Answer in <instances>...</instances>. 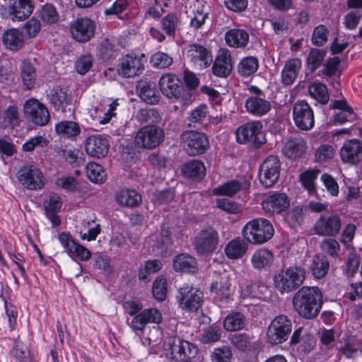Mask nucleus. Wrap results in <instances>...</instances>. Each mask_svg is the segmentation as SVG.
<instances>
[{
  "mask_svg": "<svg viewBox=\"0 0 362 362\" xmlns=\"http://www.w3.org/2000/svg\"><path fill=\"white\" fill-rule=\"evenodd\" d=\"M323 304L321 291L315 286H303L293 296L294 310L303 318L312 320L320 313Z\"/></svg>",
  "mask_w": 362,
  "mask_h": 362,
  "instance_id": "nucleus-1",
  "label": "nucleus"
},
{
  "mask_svg": "<svg viewBox=\"0 0 362 362\" xmlns=\"http://www.w3.org/2000/svg\"><path fill=\"white\" fill-rule=\"evenodd\" d=\"M305 279V271L298 266H290L277 271L273 276L274 288L281 294L299 288Z\"/></svg>",
  "mask_w": 362,
  "mask_h": 362,
  "instance_id": "nucleus-2",
  "label": "nucleus"
},
{
  "mask_svg": "<svg viewBox=\"0 0 362 362\" xmlns=\"http://www.w3.org/2000/svg\"><path fill=\"white\" fill-rule=\"evenodd\" d=\"M274 229L272 223L264 218L250 221L243 229V237L250 243L263 244L274 235Z\"/></svg>",
  "mask_w": 362,
  "mask_h": 362,
  "instance_id": "nucleus-3",
  "label": "nucleus"
},
{
  "mask_svg": "<svg viewBox=\"0 0 362 362\" xmlns=\"http://www.w3.org/2000/svg\"><path fill=\"white\" fill-rule=\"evenodd\" d=\"M163 95L172 100L180 101L185 105L191 100V94L185 89L182 81L173 74L163 75L158 82Z\"/></svg>",
  "mask_w": 362,
  "mask_h": 362,
  "instance_id": "nucleus-4",
  "label": "nucleus"
},
{
  "mask_svg": "<svg viewBox=\"0 0 362 362\" xmlns=\"http://www.w3.org/2000/svg\"><path fill=\"white\" fill-rule=\"evenodd\" d=\"M197 346L179 337H175L165 344V357L173 361L192 360L197 354Z\"/></svg>",
  "mask_w": 362,
  "mask_h": 362,
  "instance_id": "nucleus-5",
  "label": "nucleus"
},
{
  "mask_svg": "<svg viewBox=\"0 0 362 362\" xmlns=\"http://www.w3.org/2000/svg\"><path fill=\"white\" fill-rule=\"evenodd\" d=\"M19 183L25 189L32 191L43 189L47 179L40 168L33 164L22 165L16 173Z\"/></svg>",
  "mask_w": 362,
  "mask_h": 362,
  "instance_id": "nucleus-6",
  "label": "nucleus"
},
{
  "mask_svg": "<svg viewBox=\"0 0 362 362\" xmlns=\"http://www.w3.org/2000/svg\"><path fill=\"white\" fill-rule=\"evenodd\" d=\"M235 136L239 144L249 142L257 148L260 147L267 141L260 121L250 122L240 126L235 131Z\"/></svg>",
  "mask_w": 362,
  "mask_h": 362,
  "instance_id": "nucleus-7",
  "label": "nucleus"
},
{
  "mask_svg": "<svg viewBox=\"0 0 362 362\" xmlns=\"http://www.w3.org/2000/svg\"><path fill=\"white\" fill-rule=\"evenodd\" d=\"M176 299L182 310L197 313L204 301V293L192 286L185 285L178 290Z\"/></svg>",
  "mask_w": 362,
  "mask_h": 362,
  "instance_id": "nucleus-8",
  "label": "nucleus"
},
{
  "mask_svg": "<svg viewBox=\"0 0 362 362\" xmlns=\"http://www.w3.org/2000/svg\"><path fill=\"white\" fill-rule=\"evenodd\" d=\"M165 139V132L158 125H146L138 130L134 142L136 146L145 149H153L159 146Z\"/></svg>",
  "mask_w": 362,
  "mask_h": 362,
  "instance_id": "nucleus-9",
  "label": "nucleus"
},
{
  "mask_svg": "<svg viewBox=\"0 0 362 362\" xmlns=\"http://www.w3.org/2000/svg\"><path fill=\"white\" fill-rule=\"evenodd\" d=\"M292 330L291 320L284 315L276 316L269 325L266 336L272 344H280L286 341Z\"/></svg>",
  "mask_w": 362,
  "mask_h": 362,
  "instance_id": "nucleus-10",
  "label": "nucleus"
},
{
  "mask_svg": "<svg viewBox=\"0 0 362 362\" xmlns=\"http://www.w3.org/2000/svg\"><path fill=\"white\" fill-rule=\"evenodd\" d=\"M180 142L185 151L189 156L204 153L209 147L206 134L195 131H185L180 135Z\"/></svg>",
  "mask_w": 362,
  "mask_h": 362,
  "instance_id": "nucleus-11",
  "label": "nucleus"
},
{
  "mask_svg": "<svg viewBox=\"0 0 362 362\" xmlns=\"http://www.w3.org/2000/svg\"><path fill=\"white\" fill-rule=\"evenodd\" d=\"M281 171L280 160L276 156H269L259 169V180L265 188L274 186L278 181Z\"/></svg>",
  "mask_w": 362,
  "mask_h": 362,
  "instance_id": "nucleus-12",
  "label": "nucleus"
},
{
  "mask_svg": "<svg viewBox=\"0 0 362 362\" xmlns=\"http://www.w3.org/2000/svg\"><path fill=\"white\" fill-rule=\"evenodd\" d=\"M219 235L216 230L209 227L200 230L195 237L194 246L199 255H209L217 248Z\"/></svg>",
  "mask_w": 362,
  "mask_h": 362,
  "instance_id": "nucleus-13",
  "label": "nucleus"
},
{
  "mask_svg": "<svg viewBox=\"0 0 362 362\" xmlns=\"http://www.w3.org/2000/svg\"><path fill=\"white\" fill-rule=\"evenodd\" d=\"M293 118L296 126L300 130L308 131L315 125L314 112L305 100H298L293 106Z\"/></svg>",
  "mask_w": 362,
  "mask_h": 362,
  "instance_id": "nucleus-14",
  "label": "nucleus"
},
{
  "mask_svg": "<svg viewBox=\"0 0 362 362\" xmlns=\"http://www.w3.org/2000/svg\"><path fill=\"white\" fill-rule=\"evenodd\" d=\"M230 286V278L226 273L218 275L211 284V293L218 306H223L231 300L233 291Z\"/></svg>",
  "mask_w": 362,
  "mask_h": 362,
  "instance_id": "nucleus-15",
  "label": "nucleus"
},
{
  "mask_svg": "<svg viewBox=\"0 0 362 362\" xmlns=\"http://www.w3.org/2000/svg\"><path fill=\"white\" fill-rule=\"evenodd\" d=\"M144 54H127L119 60L118 74L125 78L139 75L144 69Z\"/></svg>",
  "mask_w": 362,
  "mask_h": 362,
  "instance_id": "nucleus-16",
  "label": "nucleus"
},
{
  "mask_svg": "<svg viewBox=\"0 0 362 362\" xmlns=\"http://www.w3.org/2000/svg\"><path fill=\"white\" fill-rule=\"evenodd\" d=\"M24 114L33 123L39 125H46L50 115L47 107L36 99H29L24 105Z\"/></svg>",
  "mask_w": 362,
  "mask_h": 362,
  "instance_id": "nucleus-17",
  "label": "nucleus"
},
{
  "mask_svg": "<svg viewBox=\"0 0 362 362\" xmlns=\"http://www.w3.org/2000/svg\"><path fill=\"white\" fill-rule=\"evenodd\" d=\"M69 30L74 40L85 42L93 37L95 23L88 18H78L70 23Z\"/></svg>",
  "mask_w": 362,
  "mask_h": 362,
  "instance_id": "nucleus-18",
  "label": "nucleus"
},
{
  "mask_svg": "<svg viewBox=\"0 0 362 362\" xmlns=\"http://www.w3.org/2000/svg\"><path fill=\"white\" fill-rule=\"evenodd\" d=\"M34 9L33 0H9L5 10L13 21H23L28 18Z\"/></svg>",
  "mask_w": 362,
  "mask_h": 362,
  "instance_id": "nucleus-19",
  "label": "nucleus"
},
{
  "mask_svg": "<svg viewBox=\"0 0 362 362\" xmlns=\"http://www.w3.org/2000/svg\"><path fill=\"white\" fill-rule=\"evenodd\" d=\"M109 146L107 139L100 134L89 136L85 143L86 153L89 156L97 158L106 156L109 151Z\"/></svg>",
  "mask_w": 362,
  "mask_h": 362,
  "instance_id": "nucleus-20",
  "label": "nucleus"
},
{
  "mask_svg": "<svg viewBox=\"0 0 362 362\" xmlns=\"http://www.w3.org/2000/svg\"><path fill=\"white\" fill-rule=\"evenodd\" d=\"M341 227V221L338 216H321L315 223V231L320 235L333 236L339 232Z\"/></svg>",
  "mask_w": 362,
  "mask_h": 362,
  "instance_id": "nucleus-21",
  "label": "nucleus"
},
{
  "mask_svg": "<svg viewBox=\"0 0 362 362\" xmlns=\"http://www.w3.org/2000/svg\"><path fill=\"white\" fill-rule=\"evenodd\" d=\"M187 55L191 62L200 69L206 68L212 62L211 52L201 45H189Z\"/></svg>",
  "mask_w": 362,
  "mask_h": 362,
  "instance_id": "nucleus-22",
  "label": "nucleus"
},
{
  "mask_svg": "<svg viewBox=\"0 0 362 362\" xmlns=\"http://www.w3.org/2000/svg\"><path fill=\"white\" fill-rule=\"evenodd\" d=\"M233 70L230 52L228 49L220 50L212 66L213 74L221 78H227Z\"/></svg>",
  "mask_w": 362,
  "mask_h": 362,
  "instance_id": "nucleus-23",
  "label": "nucleus"
},
{
  "mask_svg": "<svg viewBox=\"0 0 362 362\" xmlns=\"http://www.w3.org/2000/svg\"><path fill=\"white\" fill-rule=\"evenodd\" d=\"M245 108L247 113L255 117H262L271 110L272 105L265 97L250 95L245 101Z\"/></svg>",
  "mask_w": 362,
  "mask_h": 362,
  "instance_id": "nucleus-24",
  "label": "nucleus"
},
{
  "mask_svg": "<svg viewBox=\"0 0 362 362\" xmlns=\"http://www.w3.org/2000/svg\"><path fill=\"white\" fill-rule=\"evenodd\" d=\"M362 142L358 139H351L344 143L340 156L344 162L356 164L361 160Z\"/></svg>",
  "mask_w": 362,
  "mask_h": 362,
  "instance_id": "nucleus-25",
  "label": "nucleus"
},
{
  "mask_svg": "<svg viewBox=\"0 0 362 362\" xmlns=\"http://www.w3.org/2000/svg\"><path fill=\"white\" fill-rule=\"evenodd\" d=\"M263 209L271 214H279L289 206V200L284 193H274L262 203Z\"/></svg>",
  "mask_w": 362,
  "mask_h": 362,
  "instance_id": "nucleus-26",
  "label": "nucleus"
},
{
  "mask_svg": "<svg viewBox=\"0 0 362 362\" xmlns=\"http://www.w3.org/2000/svg\"><path fill=\"white\" fill-rule=\"evenodd\" d=\"M302 68V62L299 58L288 59L281 73V83L284 86H291L296 80Z\"/></svg>",
  "mask_w": 362,
  "mask_h": 362,
  "instance_id": "nucleus-27",
  "label": "nucleus"
},
{
  "mask_svg": "<svg viewBox=\"0 0 362 362\" xmlns=\"http://www.w3.org/2000/svg\"><path fill=\"white\" fill-rule=\"evenodd\" d=\"M330 107L332 109L339 110L334 115L335 124H342L347 122H354L356 119V114L344 100H334Z\"/></svg>",
  "mask_w": 362,
  "mask_h": 362,
  "instance_id": "nucleus-28",
  "label": "nucleus"
},
{
  "mask_svg": "<svg viewBox=\"0 0 362 362\" xmlns=\"http://www.w3.org/2000/svg\"><path fill=\"white\" fill-rule=\"evenodd\" d=\"M140 98L146 103L154 105L159 102L160 95L154 82L141 80L136 86Z\"/></svg>",
  "mask_w": 362,
  "mask_h": 362,
  "instance_id": "nucleus-29",
  "label": "nucleus"
},
{
  "mask_svg": "<svg viewBox=\"0 0 362 362\" xmlns=\"http://www.w3.org/2000/svg\"><path fill=\"white\" fill-rule=\"evenodd\" d=\"M173 267L176 272L194 273L197 270L198 263L195 257L182 253L173 258Z\"/></svg>",
  "mask_w": 362,
  "mask_h": 362,
  "instance_id": "nucleus-30",
  "label": "nucleus"
},
{
  "mask_svg": "<svg viewBox=\"0 0 362 362\" xmlns=\"http://www.w3.org/2000/svg\"><path fill=\"white\" fill-rule=\"evenodd\" d=\"M2 41L6 49L17 51L23 47L25 42L24 35L16 28H10L4 32Z\"/></svg>",
  "mask_w": 362,
  "mask_h": 362,
  "instance_id": "nucleus-31",
  "label": "nucleus"
},
{
  "mask_svg": "<svg viewBox=\"0 0 362 362\" xmlns=\"http://www.w3.org/2000/svg\"><path fill=\"white\" fill-rule=\"evenodd\" d=\"M249 34L243 29L233 28L225 34L226 44L234 48H244L249 42Z\"/></svg>",
  "mask_w": 362,
  "mask_h": 362,
  "instance_id": "nucleus-32",
  "label": "nucleus"
},
{
  "mask_svg": "<svg viewBox=\"0 0 362 362\" xmlns=\"http://www.w3.org/2000/svg\"><path fill=\"white\" fill-rule=\"evenodd\" d=\"M306 142L301 137L288 140L282 149L284 154L290 159L300 158L306 151Z\"/></svg>",
  "mask_w": 362,
  "mask_h": 362,
  "instance_id": "nucleus-33",
  "label": "nucleus"
},
{
  "mask_svg": "<svg viewBox=\"0 0 362 362\" xmlns=\"http://www.w3.org/2000/svg\"><path fill=\"white\" fill-rule=\"evenodd\" d=\"M55 132L62 138L74 140L81 134V127L74 121H61L55 124Z\"/></svg>",
  "mask_w": 362,
  "mask_h": 362,
  "instance_id": "nucleus-34",
  "label": "nucleus"
},
{
  "mask_svg": "<svg viewBox=\"0 0 362 362\" xmlns=\"http://www.w3.org/2000/svg\"><path fill=\"white\" fill-rule=\"evenodd\" d=\"M182 172L189 178L200 180L206 175V168L202 160L194 159L183 165Z\"/></svg>",
  "mask_w": 362,
  "mask_h": 362,
  "instance_id": "nucleus-35",
  "label": "nucleus"
},
{
  "mask_svg": "<svg viewBox=\"0 0 362 362\" xmlns=\"http://www.w3.org/2000/svg\"><path fill=\"white\" fill-rule=\"evenodd\" d=\"M49 100L56 110L64 108L71 103V96L59 86L54 88L48 95Z\"/></svg>",
  "mask_w": 362,
  "mask_h": 362,
  "instance_id": "nucleus-36",
  "label": "nucleus"
},
{
  "mask_svg": "<svg viewBox=\"0 0 362 362\" xmlns=\"http://www.w3.org/2000/svg\"><path fill=\"white\" fill-rule=\"evenodd\" d=\"M259 66L257 57L247 56L240 59L237 66V71L241 77L250 78L257 72Z\"/></svg>",
  "mask_w": 362,
  "mask_h": 362,
  "instance_id": "nucleus-37",
  "label": "nucleus"
},
{
  "mask_svg": "<svg viewBox=\"0 0 362 362\" xmlns=\"http://www.w3.org/2000/svg\"><path fill=\"white\" fill-rule=\"evenodd\" d=\"M37 17L43 25H52L59 20V14L57 8L50 3L42 5L37 12Z\"/></svg>",
  "mask_w": 362,
  "mask_h": 362,
  "instance_id": "nucleus-38",
  "label": "nucleus"
},
{
  "mask_svg": "<svg viewBox=\"0 0 362 362\" xmlns=\"http://www.w3.org/2000/svg\"><path fill=\"white\" fill-rule=\"evenodd\" d=\"M247 324L245 315L240 312H232L224 319L223 325L227 332H237L243 329Z\"/></svg>",
  "mask_w": 362,
  "mask_h": 362,
  "instance_id": "nucleus-39",
  "label": "nucleus"
},
{
  "mask_svg": "<svg viewBox=\"0 0 362 362\" xmlns=\"http://www.w3.org/2000/svg\"><path fill=\"white\" fill-rule=\"evenodd\" d=\"M135 119L140 123H146L147 125H158L162 122V115L156 108L148 107L139 109Z\"/></svg>",
  "mask_w": 362,
  "mask_h": 362,
  "instance_id": "nucleus-40",
  "label": "nucleus"
},
{
  "mask_svg": "<svg viewBox=\"0 0 362 362\" xmlns=\"http://www.w3.org/2000/svg\"><path fill=\"white\" fill-rule=\"evenodd\" d=\"M329 268V262L324 255H317L313 257L309 269L315 279L323 278L327 273Z\"/></svg>",
  "mask_w": 362,
  "mask_h": 362,
  "instance_id": "nucleus-41",
  "label": "nucleus"
},
{
  "mask_svg": "<svg viewBox=\"0 0 362 362\" xmlns=\"http://www.w3.org/2000/svg\"><path fill=\"white\" fill-rule=\"evenodd\" d=\"M247 250V244L240 238L230 241L225 247L226 255L233 259L242 257Z\"/></svg>",
  "mask_w": 362,
  "mask_h": 362,
  "instance_id": "nucleus-42",
  "label": "nucleus"
},
{
  "mask_svg": "<svg viewBox=\"0 0 362 362\" xmlns=\"http://www.w3.org/2000/svg\"><path fill=\"white\" fill-rule=\"evenodd\" d=\"M273 260V253L270 250L264 248L255 251L251 258L252 266L257 269L269 267Z\"/></svg>",
  "mask_w": 362,
  "mask_h": 362,
  "instance_id": "nucleus-43",
  "label": "nucleus"
},
{
  "mask_svg": "<svg viewBox=\"0 0 362 362\" xmlns=\"http://www.w3.org/2000/svg\"><path fill=\"white\" fill-rule=\"evenodd\" d=\"M116 200L122 206L134 207L141 204V196L135 190L125 189L117 194Z\"/></svg>",
  "mask_w": 362,
  "mask_h": 362,
  "instance_id": "nucleus-44",
  "label": "nucleus"
},
{
  "mask_svg": "<svg viewBox=\"0 0 362 362\" xmlns=\"http://www.w3.org/2000/svg\"><path fill=\"white\" fill-rule=\"evenodd\" d=\"M243 183L237 180H229L213 189L216 196L233 197L243 189Z\"/></svg>",
  "mask_w": 362,
  "mask_h": 362,
  "instance_id": "nucleus-45",
  "label": "nucleus"
},
{
  "mask_svg": "<svg viewBox=\"0 0 362 362\" xmlns=\"http://www.w3.org/2000/svg\"><path fill=\"white\" fill-rule=\"evenodd\" d=\"M310 95L320 103L327 104L329 100V95L327 86L322 82L315 81L308 87Z\"/></svg>",
  "mask_w": 362,
  "mask_h": 362,
  "instance_id": "nucleus-46",
  "label": "nucleus"
},
{
  "mask_svg": "<svg viewBox=\"0 0 362 362\" xmlns=\"http://www.w3.org/2000/svg\"><path fill=\"white\" fill-rule=\"evenodd\" d=\"M20 69L25 89H31L35 83V68L30 62L23 61L21 64Z\"/></svg>",
  "mask_w": 362,
  "mask_h": 362,
  "instance_id": "nucleus-47",
  "label": "nucleus"
},
{
  "mask_svg": "<svg viewBox=\"0 0 362 362\" xmlns=\"http://www.w3.org/2000/svg\"><path fill=\"white\" fill-rule=\"evenodd\" d=\"M180 23V19L175 13H168L160 21L162 30L172 38H174L175 30L179 27Z\"/></svg>",
  "mask_w": 362,
  "mask_h": 362,
  "instance_id": "nucleus-48",
  "label": "nucleus"
},
{
  "mask_svg": "<svg viewBox=\"0 0 362 362\" xmlns=\"http://www.w3.org/2000/svg\"><path fill=\"white\" fill-rule=\"evenodd\" d=\"M230 344L240 351L250 349L252 337L247 333H236L229 336Z\"/></svg>",
  "mask_w": 362,
  "mask_h": 362,
  "instance_id": "nucleus-49",
  "label": "nucleus"
},
{
  "mask_svg": "<svg viewBox=\"0 0 362 362\" xmlns=\"http://www.w3.org/2000/svg\"><path fill=\"white\" fill-rule=\"evenodd\" d=\"M325 49L312 48L308 55L306 62L308 69L312 71L317 70L322 64L326 56Z\"/></svg>",
  "mask_w": 362,
  "mask_h": 362,
  "instance_id": "nucleus-50",
  "label": "nucleus"
},
{
  "mask_svg": "<svg viewBox=\"0 0 362 362\" xmlns=\"http://www.w3.org/2000/svg\"><path fill=\"white\" fill-rule=\"evenodd\" d=\"M342 345L339 352L346 358H354L356 355L358 349V343L354 336H347L342 338Z\"/></svg>",
  "mask_w": 362,
  "mask_h": 362,
  "instance_id": "nucleus-51",
  "label": "nucleus"
},
{
  "mask_svg": "<svg viewBox=\"0 0 362 362\" xmlns=\"http://www.w3.org/2000/svg\"><path fill=\"white\" fill-rule=\"evenodd\" d=\"M86 175L88 179L95 183H102L105 178V173L103 168L94 162H90L86 165Z\"/></svg>",
  "mask_w": 362,
  "mask_h": 362,
  "instance_id": "nucleus-52",
  "label": "nucleus"
},
{
  "mask_svg": "<svg viewBox=\"0 0 362 362\" xmlns=\"http://www.w3.org/2000/svg\"><path fill=\"white\" fill-rule=\"evenodd\" d=\"M0 124L4 127H11L13 129L19 124V113L15 105L8 106L1 116Z\"/></svg>",
  "mask_w": 362,
  "mask_h": 362,
  "instance_id": "nucleus-53",
  "label": "nucleus"
},
{
  "mask_svg": "<svg viewBox=\"0 0 362 362\" xmlns=\"http://www.w3.org/2000/svg\"><path fill=\"white\" fill-rule=\"evenodd\" d=\"M222 336L221 327L213 325L205 329L200 337V341L202 344H211L218 341Z\"/></svg>",
  "mask_w": 362,
  "mask_h": 362,
  "instance_id": "nucleus-54",
  "label": "nucleus"
},
{
  "mask_svg": "<svg viewBox=\"0 0 362 362\" xmlns=\"http://www.w3.org/2000/svg\"><path fill=\"white\" fill-rule=\"evenodd\" d=\"M335 154L334 147L328 144L320 146L315 152V161L321 163H328Z\"/></svg>",
  "mask_w": 362,
  "mask_h": 362,
  "instance_id": "nucleus-55",
  "label": "nucleus"
},
{
  "mask_svg": "<svg viewBox=\"0 0 362 362\" xmlns=\"http://www.w3.org/2000/svg\"><path fill=\"white\" fill-rule=\"evenodd\" d=\"M171 244L172 240L170 236L169 230L163 229L161 230L160 236L156 237L153 246L160 250L158 252L163 255V253L167 252Z\"/></svg>",
  "mask_w": 362,
  "mask_h": 362,
  "instance_id": "nucleus-56",
  "label": "nucleus"
},
{
  "mask_svg": "<svg viewBox=\"0 0 362 362\" xmlns=\"http://www.w3.org/2000/svg\"><path fill=\"white\" fill-rule=\"evenodd\" d=\"M233 356L231 349L228 346L214 349L211 355L212 362H230Z\"/></svg>",
  "mask_w": 362,
  "mask_h": 362,
  "instance_id": "nucleus-57",
  "label": "nucleus"
},
{
  "mask_svg": "<svg viewBox=\"0 0 362 362\" xmlns=\"http://www.w3.org/2000/svg\"><path fill=\"white\" fill-rule=\"evenodd\" d=\"M152 293L153 296L159 301L163 300L166 297L167 281L163 276H158L153 282Z\"/></svg>",
  "mask_w": 362,
  "mask_h": 362,
  "instance_id": "nucleus-58",
  "label": "nucleus"
},
{
  "mask_svg": "<svg viewBox=\"0 0 362 362\" xmlns=\"http://www.w3.org/2000/svg\"><path fill=\"white\" fill-rule=\"evenodd\" d=\"M320 173V170L317 169H310L305 170L300 175V180L303 186L309 192L315 189V180Z\"/></svg>",
  "mask_w": 362,
  "mask_h": 362,
  "instance_id": "nucleus-59",
  "label": "nucleus"
},
{
  "mask_svg": "<svg viewBox=\"0 0 362 362\" xmlns=\"http://www.w3.org/2000/svg\"><path fill=\"white\" fill-rule=\"evenodd\" d=\"M115 45L109 39H104L100 45L99 55L103 60H108L116 57Z\"/></svg>",
  "mask_w": 362,
  "mask_h": 362,
  "instance_id": "nucleus-60",
  "label": "nucleus"
},
{
  "mask_svg": "<svg viewBox=\"0 0 362 362\" xmlns=\"http://www.w3.org/2000/svg\"><path fill=\"white\" fill-rule=\"evenodd\" d=\"M329 30L325 25H319L313 30L312 42L316 46L324 45L328 38Z\"/></svg>",
  "mask_w": 362,
  "mask_h": 362,
  "instance_id": "nucleus-61",
  "label": "nucleus"
},
{
  "mask_svg": "<svg viewBox=\"0 0 362 362\" xmlns=\"http://www.w3.org/2000/svg\"><path fill=\"white\" fill-rule=\"evenodd\" d=\"M341 60L338 57L328 59L323 65V69L321 71L322 74L327 76H334L337 74L339 76V66Z\"/></svg>",
  "mask_w": 362,
  "mask_h": 362,
  "instance_id": "nucleus-62",
  "label": "nucleus"
},
{
  "mask_svg": "<svg viewBox=\"0 0 362 362\" xmlns=\"http://www.w3.org/2000/svg\"><path fill=\"white\" fill-rule=\"evenodd\" d=\"M286 221L291 226L300 225L303 221V209L302 206L293 207L285 216Z\"/></svg>",
  "mask_w": 362,
  "mask_h": 362,
  "instance_id": "nucleus-63",
  "label": "nucleus"
},
{
  "mask_svg": "<svg viewBox=\"0 0 362 362\" xmlns=\"http://www.w3.org/2000/svg\"><path fill=\"white\" fill-rule=\"evenodd\" d=\"M173 62V57L162 52H158L151 57V63L156 68L165 69L170 66Z\"/></svg>",
  "mask_w": 362,
  "mask_h": 362,
  "instance_id": "nucleus-64",
  "label": "nucleus"
}]
</instances>
